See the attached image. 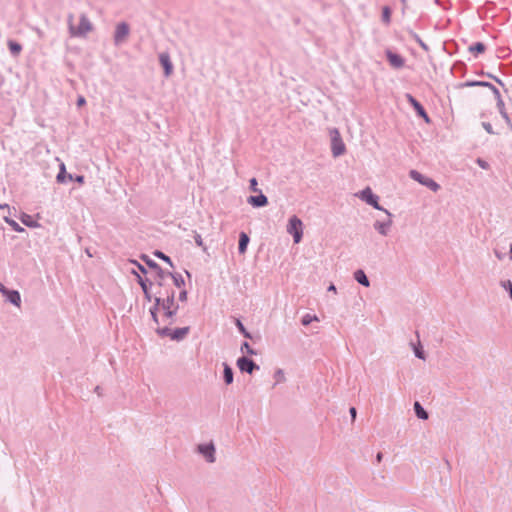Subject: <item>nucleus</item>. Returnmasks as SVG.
Here are the masks:
<instances>
[{
	"label": "nucleus",
	"instance_id": "c756f323",
	"mask_svg": "<svg viewBox=\"0 0 512 512\" xmlns=\"http://www.w3.org/2000/svg\"><path fill=\"white\" fill-rule=\"evenodd\" d=\"M412 346H413V351H414L415 356L418 359L425 360L426 355H425V352H424L421 344L420 343H418V345L412 344Z\"/></svg>",
	"mask_w": 512,
	"mask_h": 512
},
{
	"label": "nucleus",
	"instance_id": "49530a36",
	"mask_svg": "<svg viewBox=\"0 0 512 512\" xmlns=\"http://www.w3.org/2000/svg\"><path fill=\"white\" fill-rule=\"evenodd\" d=\"M143 294H144L145 300L148 301V302H151L154 299L152 294H151V292H150V290L146 291V292H143Z\"/></svg>",
	"mask_w": 512,
	"mask_h": 512
},
{
	"label": "nucleus",
	"instance_id": "a211bd4d",
	"mask_svg": "<svg viewBox=\"0 0 512 512\" xmlns=\"http://www.w3.org/2000/svg\"><path fill=\"white\" fill-rule=\"evenodd\" d=\"M259 194L255 196H249L247 198L248 204H250L254 208H261L268 204V198L265 196L261 190L258 191Z\"/></svg>",
	"mask_w": 512,
	"mask_h": 512
},
{
	"label": "nucleus",
	"instance_id": "c03bdc74",
	"mask_svg": "<svg viewBox=\"0 0 512 512\" xmlns=\"http://www.w3.org/2000/svg\"><path fill=\"white\" fill-rule=\"evenodd\" d=\"M150 315H151V318H152L153 322L157 325V327H160L159 326L160 321H159L158 313H150Z\"/></svg>",
	"mask_w": 512,
	"mask_h": 512
},
{
	"label": "nucleus",
	"instance_id": "473e14b6",
	"mask_svg": "<svg viewBox=\"0 0 512 512\" xmlns=\"http://www.w3.org/2000/svg\"><path fill=\"white\" fill-rule=\"evenodd\" d=\"M236 327L245 338L252 339L251 334L246 330L245 326L239 319L236 320Z\"/></svg>",
	"mask_w": 512,
	"mask_h": 512
},
{
	"label": "nucleus",
	"instance_id": "393cba45",
	"mask_svg": "<svg viewBox=\"0 0 512 512\" xmlns=\"http://www.w3.org/2000/svg\"><path fill=\"white\" fill-rule=\"evenodd\" d=\"M20 220L25 226H27L29 228H38L40 226V224L37 221L32 219V216H30L26 213L22 214V216L20 217Z\"/></svg>",
	"mask_w": 512,
	"mask_h": 512
},
{
	"label": "nucleus",
	"instance_id": "7c9ffc66",
	"mask_svg": "<svg viewBox=\"0 0 512 512\" xmlns=\"http://www.w3.org/2000/svg\"><path fill=\"white\" fill-rule=\"evenodd\" d=\"M240 351H241L242 353H246V354L251 355V356H252V355H257L256 350H254V349L250 346V344H249L248 342H246V341H245V342H243V343L241 344Z\"/></svg>",
	"mask_w": 512,
	"mask_h": 512
},
{
	"label": "nucleus",
	"instance_id": "aec40b11",
	"mask_svg": "<svg viewBox=\"0 0 512 512\" xmlns=\"http://www.w3.org/2000/svg\"><path fill=\"white\" fill-rule=\"evenodd\" d=\"M250 242L249 236L245 232L239 234L238 241V252L244 254L247 251L248 244Z\"/></svg>",
	"mask_w": 512,
	"mask_h": 512
},
{
	"label": "nucleus",
	"instance_id": "79ce46f5",
	"mask_svg": "<svg viewBox=\"0 0 512 512\" xmlns=\"http://www.w3.org/2000/svg\"><path fill=\"white\" fill-rule=\"evenodd\" d=\"M154 306H158L160 307L161 309L163 308L164 304H165V298H162L161 296H156L154 297Z\"/></svg>",
	"mask_w": 512,
	"mask_h": 512
},
{
	"label": "nucleus",
	"instance_id": "3c124183",
	"mask_svg": "<svg viewBox=\"0 0 512 512\" xmlns=\"http://www.w3.org/2000/svg\"><path fill=\"white\" fill-rule=\"evenodd\" d=\"M94 392L98 395V396H102V388L100 386H96L95 389H94Z\"/></svg>",
	"mask_w": 512,
	"mask_h": 512
},
{
	"label": "nucleus",
	"instance_id": "6e6d98bb",
	"mask_svg": "<svg viewBox=\"0 0 512 512\" xmlns=\"http://www.w3.org/2000/svg\"><path fill=\"white\" fill-rule=\"evenodd\" d=\"M495 255L498 259H502V256H501V253H498L497 251L495 252Z\"/></svg>",
	"mask_w": 512,
	"mask_h": 512
},
{
	"label": "nucleus",
	"instance_id": "cd10ccee",
	"mask_svg": "<svg viewBox=\"0 0 512 512\" xmlns=\"http://www.w3.org/2000/svg\"><path fill=\"white\" fill-rule=\"evenodd\" d=\"M8 48L13 55H18L22 51V46L16 41H9Z\"/></svg>",
	"mask_w": 512,
	"mask_h": 512
},
{
	"label": "nucleus",
	"instance_id": "9b49d317",
	"mask_svg": "<svg viewBox=\"0 0 512 512\" xmlns=\"http://www.w3.org/2000/svg\"><path fill=\"white\" fill-rule=\"evenodd\" d=\"M56 180L58 183H67V181H76L80 184L84 183V176L83 175H75L67 173L66 167L64 163L60 164L59 172L56 176Z\"/></svg>",
	"mask_w": 512,
	"mask_h": 512
},
{
	"label": "nucleus",
	"instance_id": "5fc2aeb1",
	"mask_svg": "<svg viewBox=\"0 0 512 512\" xmlns=\"http://www.w3.org/2000/svg\"><path fill=\"white\" fill-rule=\"evenodd\" d=\"M5 208L9 209V205L6 204V203L5 204H0V209H5Z\"/></svg>",
	"mask_w": 512,
	"mask_h": 512
},
{
	"label": "nucleus",
	"instance_id": "0eeeda50",
	"mask_svg": "<svg viewBox=\"0 0 512 512\" xmlns=\"http://www.w3.org/2000/svg\"><path fill=\"white\" fill-rule=\"evenodd\" d=\"M331 136V152L334 157L343 155L346 151V146L337 128L330 130Z\"/></svg>",
	"mask_w": 512,
	"mask_h": 512
},
{
	"label": "nucleus",
	"instance_id": "58836bf2",
	"mask_svg": "<svg viewBox=\"0 0 512 512\" xmlns=\"http://www.w3.org/2000/svg\"><path fill=\"white\" fill-rule=\"evenodd\" d=\"M274 377L277 380V383L283 382L285 380L284 372L282 369H277L274 373Z\"/></svg>",
	"mask_w": 512,
	"mask_h": 512
},
{
	"label": "nucleus",
	"instance_id": "09e8293b",
	"mask_svg": "<svg viewBox=\"0 0 512 512\" xmlns=\"http://www.w3.org/2000/svg\"><path fill=\"white\" fill-rule=\"evenodd\" d=\"M86 103V99L83 96H79L77 99V106H82Z\"/></svg>",
	"mask_w": 512,
	"mask_h": 512
},
{
	"label": "nucleus",
	"instance_id": "4d7b16f0",
	"mask_svg": "<svg viewBox=\"0 0 512 512\" xmlns=\"http://www.w3.org/2000/svg\"><path fill=\"white\" fill-rule=\"evenodd\" d=\"M509 253H510V259L512 261V244L510 245V252Z\"/></svg>",
	"mask_w": 512,
	"mask_h": 512
},
{
	"label": "nucleus",
	"instance_id": "864d4df0",
	"mask_svg": "<svg viewBox=\"0 0 512 512\" xmlns=\"http://www.w3.org/2000/svg\"><path fill=\"white\" fill-rule=\"evenodd\" d=\"M382 458H383V454L381 452H378L377 455H376L377 462L380 463Z\"/></svg>",
	"mask_w": 512,
	"mask_h": 512
},
{
	"label": "nucleus",
	"instance_id": "ddd939ff",
	"mask_svg": "<svg viewBox=\"0 0 512 512\" xmlns=\"http://www.w3.org/2000/svg\"><path fill=\"white\" fill-rule=\"evenodd\" d=\"M237 367L241 372H245L248 374H252L255 370H259V365H257L252 359L247 356H241L237 359Z\"/></svg>",
	"mask_w": 512,
	"mask_h": 512
},
{
	"label": "nucleus",
	"instance_id": "6e6552de",
	"mask_svg": "<svg viewBox=\"0 0 512 512\" xmlns=\"http://www.w3.org/2000/svg\"><path fill=\"white\" fill-rule=\"evenodd\" d=\"M410 176L412 179H414L417 182H419L420 184L426 186L433 192H437L440 189V185L436 181H434L430 177L424 176L423 174H421L420 172H418L416 170H411Z\"/></svg>",
	"mask_w": 512,
	"mask_h": 512
},
{
	"label": "nucleus",
	"instance_id": "a18cd8bd",
	"mask_svg": "<svg viewBox=\"0 0 512 512\" xmlns=\"http://www.w3.org/2000/svg\"><path fill=\"white\" fill-rule=\"evenodd\" d=\"M179 300L181 302H184L187 300V291L186 290H182L180 293H179Z\"/></svg>",
	"mask_w": 512,
	"mask_h": 512
},
{
	"label": "nucleus",
	"instance_id": "72a5a7b5",
	"mask_svg": "<svg viewBox=\"0 0 512 512\" xmlns=\"http://www.w3.org/2000/svg\"><path fill=\"white\" fill-rule=\"evenodd\" d=\"M410 34L423 50L428 51V45L420 38V36L417 33L410 31Z\"/></svg>",
	"mask_w": 512,
	"mask_h": 512
},
{
	"label": "nucleus",
	"instance_id": "39448f33",
	"mask_svg": "<svg viewBox=\"0 0 512 512\" xmlns=\"http://www.w3.org/2000/svg\"><path fill=\"white\" fill-rule=\"evenodd\" d=\"M155 332L160 337H169L171 340L174 341H182L190 332V327H181L176 329H170L168 325L164 327H157L155 329Z\"/></svg>",
	"mask_w": 512,
	"mask_h": 512
},
{
	"label": "nucleus",
	"instance_id": "1a4fd4ad",
	"mask_svg": "<svg viewBox=\"0 0 512 512\" xmlns=\"http://www.w3.org/2000/svg\"><path fill=\"white\" fill-rule=\"evenodd\" d=\"M359 197L361 200L365 201L368 205L372 206L374 209H377L380 211L385 209L379 204V197L373 193V191L371 190L370 187H366L365 189H363L360 192Z\"/></svg>",
	"mask_w": 512,
	"mask_h": 512
},
{
	"label": "nucleus",
	"instance_id": "bf43d9fd",
	"mask_svg": "<svg viewBox=\"0 0 512 512\" xmlns=\"http://www.w3.org/2000/svg\"><path fill=\"white\" fill-rule=\"evenodd\" d=\"M402 2H405V0H401Z\"/></svg>",
	"mask_w": 512,
	"mask_h": 512
},
{
	"label": "nucleus",
	"instance_id": "b1692460",
	"mask_svg": "<svg viewBox=\"0 0 512 512\" xmlns=\"http://www.w3.org/2000/svg\"><path fill=\"white\" fill-rule=\"evenodd\" d=\"M414 412H415L416 416L421 420H427L429 417L428 412L424 409V407L418 401H416L414 403Z\"/></svg>",
	"mask_w": 512,
	"mask_h": 512
},
{
	"label": "nucleus",
	"instance_id": "de8ad7c7",
	"mask_svg": "<svg viewBox=\"0 0 512 512\" xmlns=\"http://www.w3.org/2000/svg\"><path fill=\"white\" fill-rule=\"evenodd\" d=\"M349 413L351 415L352 421H354L356 419L357 409L355 407H350Z\"/></svg>",
	"mask_w": 512,
	"mask_h": 512
},
{
	"label": "nucleus",
	"instance_id": "2eb2a0df",
	"mask_svg": "<svg viewBox=\"0 0 512 512\" xmlns=\"http://www.w3.org/2000/svg\"><path fill=\"white\" fill-rule=\"evenodd\" d=\"M197 451L205 458L208 463H214L216 461L215 446L212 442L198 445Z\"/></svg>",
	"mask_w": 512,
	"mask_h": 512
},
{
	"label": "nucleus",
	"instance_id": "c85d7f7f",
	"mask_svg": "<svg viewBox=\"0 0 512 512\" xmlns=\"http://www.w3.org/2000/svg\"><path fill=\"white\" fill-rule=\"evenodd\" d=\"M4 221L15 231V232H24V228L21 227L15 220L5 216Z\"/></svg>",
	"mask_w": 512,
	"mask_h": 512
},
{
	"label": "nucleus",
	"instance_id": "bb28decb",
	"mask_svg": "<svg viewBox=\"0 0 512 512\" xmlns=\"http://www.w3.org/2000/svg\"><path fill=\"white\" fill-rule=\"evenodd\" d=\"M391 14H392L391 8L389 6H384L382 9V15H381L382 22L384 24H386V25L390 24Z\"/></svg>",
	"mask_w": 512,
	"mask_h": 512
},
{
	"label": "nucleus",
	"instance_id": "dca6fc26",
	"mask_svg": "<svg viewBox=\"0 0 512 512\" xmlns=\"http://www.w3.org/2000/svg\"><path fill=\"white\" fill-rule=\"evenodd\" d=\"M385 55H386V58H387L389 64L393 68L400 69L404 66L405 60L400 54L394 53L393 51L387 49L385 51Z\"/></svg>",
	"mask_w": 512,
	"mask_h": 512
},
{
	"label": "nucleus",
	"instance_id": "e433bc0d",
	"mask_svg": "<svg viewBox=\"0 0 512 512\" xmlns=\"http://www.w3.org/2000/svg\"><path fill=\"white\" fill-rule=\"evenodd\" d=\"M313 320H317L316 316H311L310 314H306L302 317L301 323L304 326L309 325Z\"/></svg>",
	"mask_w": 512,
	"mask_h": 512
},
{
	"label": "nucleus",
	"instance_id": "4c0bfd02",
	"mask_svg": "<svg viewBox=\"0 0 512 512\" xmlns=\"http://www.w3.org/2000/svg\"><path fill=\"white\" fill-rule=\"evenodd\" d=\"M479 75L487 76V77L493 79L494 81H496L499 85L504 86V83L502 82V80L500 78H498L497 76L492 75L489 72L481 71V72H479Z\"/></svg>",
	"mask_w": 512,
	"mask_h": 512
},
{
	"label": "nucleus",
	"instance_id": "ea45409f",
	"mask_svg": "<svg viewBox=\"0 0 512 512\" xmlns=\"http://www.w3.org/2000/svg\"><path fill=\"white\" fill-rule=\"evenodd\" d=\"M476 163L478 164L479 167H481L484 170H487L490 168L489 163L480 157L476 159Z\"/></svg>",
	"mask_w": 512,
	"mask_h": 512
},
{
	"label": "nucleus",
	"instance_id": "37998d69",
	"mask_svg": "<svg viewBox=\"0 0 512 512\" xmlns=\"http://www.w3.org/2000/svg\"><path fill=\"white\" fill-rule=\"evenodd\" d=\"M482 127L484 128V130L489 133V134H497L494 130H493V127L492 125L489 123V122H482Z\"/></svg>",
	"mask_w": 512,
	"mask_h": 512
},
{
	"label": "nucleus",
	"instance_id": "6ab92c4d",
	"mask_svg": "<svg viewBox=\"0 0 512 512\" xmlns=\"http://www.w3.org/2000/svg\"><path fill=\"white\" fill-rule=\"evenodd\" d=\"M2 288L3 289L1 290V292L3 293V295L6 296L7 301H9L11 304L19 307L21 304V295H20L19 291L10 290V289L5 288L4 286H2Z\"/></svg>",
	"mask_w": 512,
	"mask_h": 512
},
{
	"label": "nucleus",
	"instance_id": "423d86ee",
	"mask_svg": "<svg viewBox=\"0 0 512 512\" xmlns=\"http://www.w3.org/2000/svg\"><path fill=\"white\" fill-rule=\"evenodd\" d=\"M287 232L293 236V241L295 244L301 242L303 237V223L301 219L296 215L289 218Z\"/></svg>",
	"mask_w": 512,
	"mask_h": 512
},
{
	"label": "nucleus",
	"instance_id": "f257e3e1",
	"mask_svg": "<svg viewBox=\"0 0 512 512\" xmlns=\"http://www.w3.org/2000/svg\"><path fill=\"white\" fill-rule=\"evenodd\" d=\"M463 86H465V87H486V88H489L492 91V93H493V95H494V97L496 99V106L498 108V111H499L500 115L505 120L509 130L512 131V121H511L508 113L506 112L504 101H503V99L501 97L499 89L496 86H494L490 82L479 81V80L467 81V82H465L463 84Z\"/></svg>",
	"mask_w": 512,
	"mask_h": 512
},
{
	"label": "nucleus",
	"instance_id": "a878e982",
	"mask_svg": "<svg viewBox=\"0 0 512 512\" xmlns=\"http://www.w3.org/2000/svg\"><path fill=\"white\" fill-rule=\"evenodd\" d=\"M468 50L473 53L475 56L482 54L486 50V46L482 42H475L469 46Z\"/></svg>",
	"mask_w": 512,
	"mask_h": 512
},
{
	"label": "nucleus",
	"instance_id": "c9c22d12",
	"mask_svg": "<svg viewBox=\"0 0 512 512\" xmlns=\"http://www.w3.org/2000/svg\"><path fill=\"white\" fill-rule=\"evenodd\" d=\"M131 263L136 266V268L138 269V274H144L146 275L147 274V269L145 266H143L141 263H139L138 261L136 260H131Z\"/></svg>",
	"mask_w": 512,
	"mask_h": 512
},
{
	"label": "nucleus",
	"instance_id": "20e7f679",
	"mask_svg": "<svg viewBox=\"0 0 512 512\" xmlns=\"http://www.w3.org/2000/svg\"><path fill=\"white\" fill-rule=\"evenodd\" d=\"M178 309L179 305L175 304V291L171 289L167 291L165 304L162 308L164 312L163 316L167 320L168 325H172L175 322L174 318L177 315Z\"/></svg>",
	"mask_w": 512,
	"mask_h": 512
},
{
	"label": "nucleus",
	"instance_id": "8fccbe9b",
	"mask_svg": "<svg viewBox=\"0 0 512 512\" xmlns=\"http://www.w3.org/2000/svg\"><path fill=\"white\" fill-rule=\"evenodd\" d=\"M160 309H161L160 307L153 305L150 307L149 312L150 313H158Z\"/></svg>",
	"mask_w": 512,
	"mask_h": 512
},
{
	"label": "nucleus",
	"instance_id": "13d9d810",
	"mask_svg": "<svg viewBox=\"0 0 512 512\" xmlns=\"http://www.w3.org/2000/svg\"><path fill=\"white\" fill-rule=\"evenodd\" d=\"M2 286H3V285L0 283V291L3 289V288H2Z\"/></svg>",
	"mask_w": 512,
	"mask_h": 512
},
{
	"label": "nucleus",
	"instance_id": "7ed1b4c3",
	"mask_svg": "<svg viewBox=\"0 0 512 512\" xmlns=\"http://www.w3.org/2000/svg\"><path fill=\"white\" fill-rule=\"evenodd\" d=\"M74 16L69 14L68 16V27L69 33L73 37H85L87 33L93 30V25L86 14L82 13L79 17V25L75 27L73 25Z\"/></svg>",
	"mask_w": 512,
	"mask_h": 512
},
{
	"label": "nucleus",
	"instance_id": "2f4dec72",
	"mask_svg": "<svg viewBox=\"0 0 512 512\" xmlns=\"http://www.w3.org/2000/svg\"><path fill=\"white\" fill-rule=\"evenodd\" d=\"M154 255L157 258H159V259L163 260L164 262H166L167 264H169L171 267H174V264H173L171 258L169 256H167L165 253H163L162 251L156 250L154 252Z\"/></svg>",
	"mask_w": 512,
	"mask_h": 512
},
{
	"label": "nucleus",
	"instance_id": "4468645a",
	"mask_svg": "<svg viewBox=\"0 0 512 512\" xmlns=\"http://www.w3.org/2000/svg\"><path fill=\"white\" fill-rule=\"evenodd\" d=\"M383 211H384V212L386 213V215H387V220H385V221H379V220H377V221H375V222H374L373 227H374V229H375V230H376L380 235H382V236H387V235H388V233H389V230H390V228H391V226H392V223H393V222H392V214H391L388 210H386V209H384Z\"/></svg>",
	"mask_w": 512,
	"mask_h": 512
},
{
	"label": "nucleus",
	"instance_id": "412c9836",
	"mask_svg": "<svg viewBox=\"0 0 512 512\" xmlns=\"http://www.w3.org/2000/svg\"><path fill=\"white\" fill-rule=\"evenodd\" d=\"M354 279L364 287L370 286L369 278L362 269H358L354 272Z\"/></svg>",
	"mask_w": 512,
	"mask_h": 512
},
{
	"label": "nucleus",
	"instance_id": "a19ab883",
	"mask_svg": "<svg viewBox=\"0 0 512 512\" xmlns=\"http://www.w3.org/2000/svg\"><path fill=\"white\" fill-rule=\"evenodd\" d=\"M258 182H257V179L256 178H251L249 180V189L253 192H258L259 189H258Z\"/></svg>",
	"mask_w": 512,
	"mask_h": 512
},
{
	"label": "nucleus",
	"instance_id": "4be33fe9",
	"mask_svg": "<svg viewBox=\"0 0 512 512\" xmlns=\"http://www.w3.org/2000/svg\"><path fill=\"white\" fill-rule=\"evenodd\" d=\"M131 273L136 276L137 282L140 285L143 292L150 290L152 282H150L148 279H144L140 274H138V271L134 269L131 270Z\"/></svg>",
	"mask_w": 512,
	"mask_h": 512
},
{
	"label": "nucleus",
	"instance_id": "f03ea898",
	"mask_svg": "<svg viewBox=\"0 0 512 512\" xmlns=\"http://www.w3.org/2000/svg\"><path fill=\"white\" fill-rule=\"evenodd\" d=\"M141 258L149 268H151L153 270H157V279H158L157 284L159 286H163V280L167 276L172 278L173 283L176 287L180 288L185 285V280L180 273H176V272L172 273L169 271H164L158 263H156L154 260L150 259L147 255H142Z\"/></svg>",
	"mask_w": 512,
	"mask_h": 512
},
{
	"label": "nucleus",
	"instance_id": "f704fd0d",
	"mask_svg": "<svg viewBox=\"0 0 512 512\" xmlns=\"http://www.w3.org/2000/svg\"><path fill=\"white\" fill-rule=\"evenodd\" d=\"M194 240L198 247L202 248V250L205 252L207 250V246L204 244L203 239L200 234H198L196 231H194Z\"/></svg>",
	"mask_w": 512,
	"mask_h": 512
},
{
	"label": "nucleus",
	"instance_id": "9d476101",
	"mask_svg": "<svg viewBox=\"0 0 512 512\" xmlns=\"http://www.w3.org/2000/svg\"><path fill=\"white\" fill-rule=\"evenodd\" d=\"M130 33V27L126 22H120L117 24L115 32H114V44L116 46L121 45L124 43L129 36Z\"/></svg>",
	"mask_w": 512,
	"mask_h": 512
},
{
	"label": "nucleus",
	"instance_id": "5701e85b",
	"mask_svg": "<svg viewBox=\"0 0 512 512\" xmlns=\"http://www.w3.org/2000/svg\"><path fill=\"white\" fill-rule=\"evenodd\" d=\"M223 379L227 385L233 383L234 372L233 369L227 363H223Z\"/></svg>",
	"mask_w": 512,
	"mask_h": 512
},
{
	"label": "nucleus",
	"instance_id": "f8f14e48",
	"mask_svg": "<svg viewBox=\"0 0 512 512\" xmlns=\"http://www.w3.org/2000/svg\"><path fill=\"white\" fill-rule=\"evenodd\" d=\"M408 103L414 108L418 117L422 118L426 123H430V117L423 105L411 94H406Z\"/></svg>",
	"mask_w": 512,
	"mask_h": 512
},
{
	"label": "nucleus",
	"instance_id": "f3484780",
	"mask_svg": "<svg viewBox=\"0 0 512 512\" xmlns=\"http://www.w3.org/2000/svg\"><path fill=\"white\" fill-rule=\"evenodd\" d=\"M159 62L164 69V75L169 77L173 73V64L170 59V55L167 52L159 54Z\"/></svg>",
	"mask_w": 512,
	"mask_h": 512
},
{
	"label": "nucleus",
	"instance_id": "603ef678",
	"mask_svg": "<svg viewBox=\"0 0 512 512\" xmlns=\"http://www.w3.org/2000/svg\"><path fill=\"white\" fill-rule=\"evenodd\" d=\"M328 291L336 293V287L333 283L328 286Z\"/></svg>",
	"mask_w": 512,
	"mask_h": 512
}]
</instances>
